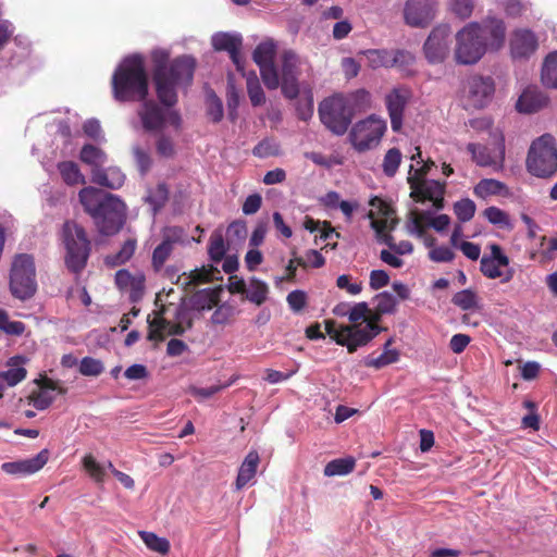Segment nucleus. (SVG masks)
Masks as SVG:
<instances>
[{
  "label": "nucleus",
  "mask_w": 557,
  "mask_h": 557,
  "mask_svg": "<svg viewBox=\"0 0 557 557\" xmlns=\"http://www.w3.org/2000/svg\"><path fill=\"white\" fill-rule=\"evenodd\" d=\"M152 82L158 102L146 100L148 77L144 58L135 54L123 60L112 76L113 96L117 101H144L139 116L148 132L161 133L166 124H174V62L170 52L152 51Z\"/></svg>",
  "instance_id": "f257e3e1"
},
{
  "label": "nucleus",
  "mask_w": 557,
  "mask_h": 557,
  "mask_svg": "<svg viewBox=\"0 0 557 557\" xmlns=\"http://www.w3.org/2000/svg\"><path fill=\"white\" fill-rule=\"evenodd\" d=\"M220 271L213 265L195 269L188 276L185 274L176 277V285H181L184 295L181 298V309L176 312V336L182 335L193 325L196 312L210 310L220 301L223 287L199 289V285L218 280Z\"/></svg>",
  "instance_id": "f03ea898"
},
{
  "label": "nucleus",
  "mask_w": 557,
  "mask_h": 557,
  "mask_svg": "<svg viewBox=\"0 0 557 557\" xmlns=\"http://www.w3.org/2000/svg\"><path fill=\"white\" fill-rule=\"evenodd\" d=\"M78 199L100 234L112 236L124 226L126 206L116 195L88 186L79 190Z\"/></svg>",
  "instance_id": "7ed1b4c3"
},
{
  "label": "nucleus",
  "mask_w": 557,
  "mask_h": 557,
  "mask_svg": "<svg viewBox=\"0 0 557 557\" xmlns=\"http://www.w3.org/2000/svg\"><path fill=\"white\" fill-rule=\"evenodd\" d=\"M62 242L66 249L65 264L74 273H79L87 264L91 250L85 228L75 221H66L62 227Z\"/></svg>",
  "instance_id": "20e7f679"
},
{
  "label": "nucleus",
  "mask_w": 557,
  "mask_h": 557,
  "mask_svg": "<svg viewBox=\"0 0 557 557\" xmlns=\"http://www.w3.org/2000/svg\"><path fill=\"white\" fill-rule=\"evenodd\" d=\"M527 170L541 178L553 176L557 172V146L554 136L544 134L533 140L527 157Z\"/></svg>",
  "instance_id": "39448f33"
},
{
  "label": "nucleus",
  "mask_w": 557,
  "mask_h": 557,
  "mask_svg": "<svg viewBox=\"0 0 557 557\" xmlns=\"http://www.w3.org/2000/svg\"><path fill=\"white\" fill-rule=\"evenodd\" d=\"M319 116L322 124L335 135H344L354 117V109L349 97L333 95L319 104Z\"/></svg>",
  "instance_id": "423d86ee"
},
{
  "label": "nucleus",
  "mask_w": 557,
  "mask_h": 557,
  "mask_svg": "<svg viewBox=\"0 0 557 557\" xmlns=\"http://www.w3.org/2000/svg\"><path fill=\"white\" fill-rule=\"evenodd\" d=\"M11 295L22 301L30 299L37 290L34 258L27 253L15 256L10 270Z\"/></svg>",
  "instance_id": "0eeeda50"
},
{
  "label": "nucleus",
  "mask_w": 557,
  "mask_h": 557,
  "mask_svg": "<svg viewBox=\"0 0 557 557\" xmlns=\"http://www.w3.org/2000/svg\"><path fill=\"white\" fill-rule=\"evenodd\" d=\"M486 50V37L480 36L478 22L467 24L456 34L455 60L458 64H475Z\"/></svg>",
  "instance_id": "6e6552de"
},
{
  "label": "nucleus",
  "mask_w": 557,
  "mask_h": 557,
  "mask_svg": "<svg viewBox=\"0 0 557 557\" xmlns=\"http://www.w3.org/2000/svg\"><path fill=\"white\" fill-rule=\"evenodd\" d=\"M385 131V121L370 116L356 123L349 136L356 150L362 152L379 145Z\"/></svg>",
  "instance_id": "1a4fd4ad"
},
{
  "label": "nucleus",
  "mask_w": 557,
  "mask_h": 557,
  "mask_svg": "<svg viewBox=\"0 0 557 557\" xmlns=\"http://www.w3.org/2000/svg\"><path fill=\"white\" fill-rule=\"evenodd\" d=\"M407 182L410 187V198L414 202L423 203L429 200L436 210L444 208L446 182L418 177H408Z\"/></svg>",
  "instance_id": "9d476101"
},
{
  "label": "nucleus",
  "mask_w": 557,
  "mask_h": 557,
  "mask_svg": "<svg viewBox=\"0 0 557 557\" xmlns=\"http://www.w3.org/2000/svg\"><path fill=\"white\" fill-rule=\"evenodd\" d=\"M450 34V27L446 24L434 27L430 33L423 45L424 55L430 63H442L446 59L449 52Z\"/></svg>",
  "instance_id": "9b49d317"
},
{
  "label": "nucleus",
  "mask_w": 557,
  "mask_h": 557,
  "mask_svg": "<svg viewBox=\"0 0 557 557\" xmlns=\"http://www.w3.org/2000/svg\"><path fill=\"white\" fill-rule=\"evenodd\" d=\"M436 0H407L404 5V21L408 26L428 27L435 17Z\"/></svg>",
  "instance_id": "f8f14e48"
},
{
  "label": "nucleus",
  "mask_w": 557,
  "mask_h": 557,
  "mask_svg": "<svg viewBox=\"0 0 557 557\" xmlns=\"http://www.w3.org/2000/svg\"><path fill=\"white\" fill-rule=\"evenodd\" d=\"M162 293H158L156 296L154 305L157 309L152 315L149 314L147 318L148 322V336L147 338L151 342H163L168 335L174 332V325L165 318V313L169 310L166 305L163 304Z\"/></svg>",
  "instance_id": "ddd939ff"
},
{
  "label": "nucleus",
  "mask_w": 557,
  "mask_h": 557,
  "mask_svg": "<svg viewBox=\"0 0 557 557\" xmlns=\"http://www.w3.org/2000/svg\"><path fill=\"white\" fill-rule=\"evenodd\" d=\"M467 150L472 154L473 161L483 168H492L494 171H502L505 161V145L502 139L494 148L487 146L468 144Z\"/></svg>",
  "instance_id": "4468645a"
},
{
  "label": "nucleus",
  "mask_w": 557,
  "mask_h": 557,
  "mask_svg": "<svg viewBox=\"0 0 557 557\" xmlns=\"http://www.w3.org/2000/svg\"><path fill=\"white\" fill-rule=\"evenodd\" d=\"M410 98L411 90L406 86L395 87L385 96L391 127L394 132H399L403 127L404 112Z\"/></svg>",
  "instance_id": "2eb2a0df"
},
{
  "label": "nucleus",
  "mask_w": 557,
  "mask_h": 557,
  "mask_svg": "<svg viewBox=\"0 0 557 557\" xmlns=\"http://www.w3.org/2000/svg\"><path fill=\"white\" fill-rule=\"evenodd\" d=\"M509 48L512 59L527 60L537 50L539 38L531 29L518 28L511 33Z\"/></svg>",
  "instance_id": "dca6fc26"
},
{
  "label": "nucleus",
  "mask_w": 557,
  "mask_h": 557,
  "mask_svg": "<svg viewBox=\"0 0 557 557\" xmlns=\"http://www.w3.org/2000/svg\"><path fill=\"white\" fill-rule=\"evenodd\" d=\"M466 88L469 103L476 109L486 106L495 91L493 78L480 75L469 77Z\"/></svg>",
  "instance_id": "f3484780"
},
{
  "label": "nucleus",
  "mask_w": 557,
  "mask_h": 557,
  "mask_svg": "<svg viewBox=\"0 0 557 557\" xmlns=\"http://www.w3.org/2000/svg\"><path fill=\"white\" fill-rule=\"evenodd\" d=\"M212 46L216 51L228 52L232 62L236 66V70L240 72L243 75H245L244 60L240 57L243 39L239 35L218 33L212 36Z\"/></svg>",
  "instance_id": "a211bd4d"
},
{
  "label": "nucleus",
  "mask_w": 557,
  "mask_h": 557,
  "mask_svg": "<svg viewBox=\"0 0 557 557\" xmlns=\"http://www.w3.org/2000/svg\"><path fill=\"white\" fill-rule=\"evenodd\" d=\"M491 255H484L480 260V271L487 278L502 277V267L509 265V258L503 252L502 247L498 244L490 245Z\"/></svg>",
  "instance_id": "6ab92c4d"
},
{
  "label": "nucleus",
  "mask_w": 557,
  "mask_h": 557,
  "mask_svg": "<svg viewBox=\"0 0 557 557\" xmlns=\"http://www.w3.org/2000/svg\"><path fill=\"white\" fill-rule=\"evenodd\" d=\"M480 36L486 37L487 48L498 50L503 47L506 37V26L503 20L486 17L479 23Z\"/></svg>",
  "instance_id": "aec40b11"
},
{
  "label": "nucleus",
  "mask_w": 557,
  "mask_h": 557,
  "mask_svg": "<svg viewBox=\"0 0 557 557\" xmlns=\"http://www.w3.org/2000/svg\"><path fill=\"white\" fill-rule=\"evenodd\" d=\"M49 459V450L42 449L35 457L18 461L4 462L1 469L9 474H33L39 471Z\"/></svg>",
  "instance_id": "412c9836"
},
{
  "label": "nucleus",
  "mask_w": 557,
  "mask_h": 557,
  "mask_svg": "<svg viewBox=\"0 0 557 557\" xmlns=\"http://www.w3.org/2000/svg\"><path fill=\"white\" fill-rule=\"evenodd\" d=\"M324 326L326 334L337 345L347 347L349 354L357 351L359 346L356 344L355 326L352 324L337 325L334 320H325Z\"/></svg>",
  "instance_id": "4be33fe9"
},
{
  "label": "nucleus",
  "mask_w": 557,
  "mask_h": 557,
  "mask_svg": "<svg viewBox=\"0 0 557 557\" xmlns=\"http://www.w3.org/2000/svg\"><path fill=\"white\" fill-rule=\"evenodd\" d=\"M382 315L383 314H379V310L375 309V312L370 311L367 315L363 326H361V324H352L355 326L357 346L362 347L368 345L383 331V327L379 325Z\"/></svg>",
  "instance_id": "5701e85b"
},
{
  "label": "nucleus",
  "mask_w": 557,
  "mask_h": 557,
  "mask_svg": "<svg viewBox=\"0 0 557 557\" xmlns=\"http://www.w3.org/2000/svg\"><path fill=\"white\" fill-rule=\"evenodd\" d=\"M548 103L547 96L537 87H528L520 95L516 108L519 112L533 113Z\"/></svg>",
  "instance_id": "b1692460"
},
{
  "label": "nucleus",
  "mask_w": 557,
  "mask_h": 557,
  "mask_svg": "<svg viewBox=\"0 0 557 557\" xmlns=\"http://www.w3.org/2000/svg\"><path fill=\"white\" fill-rule=\"evenodd\" d=\"M370 206L376 208L379 213H381L383 219H374V212L371 210L368 213V216L371 219V226L376 232V236H381L386 230H393L395 227L396 221H389V215L392 213L391 207L384 202L379 197H373L370 200Z\"/></svg>",
  "instance_id": "393cba45"
},
{
  "label": "nucleus",
  "mask_w": 557,
  "mask_h": 557,
  "mask_svg": "<svg viewBox=\"0 0 557 557\" xmlns=\"http://www.w3.org/2000/svg\"><path fill=\"white\" fill-rule=\"evenodd\" d=\"M91 182L109 189H119L125 182V175L119 168H102L91 171Z\"/></svg>",
  "instance_id": "a878e982"
},
{
  "label": "nucleus",
  "mask_w": 557,
  "mask_h": 557,
  "mask_svg": "<svg viewBox=\"0 0 557 557\" xmlns=\"http://www.w3.org/2000/svg\"><path fill=\"white\" fill-rule=\"evenodd\" d=\"M260 462L257 450H250L242 462L235 481L237 491L244 488L256 475Z\"/></svg>",
  "instance_id": "bb28decb"
},
{
  "label": "nucleus",
  "mask_w": 557,
  "mask_h": 557,
  "mask_svg": "<svg viewBox=\"0 0 557 557\" xmlns=\"http://www.w3.org/2000/svg\"><path fill=\"white\" fill-rule=\"evenodd\" d=\"M473 194L482 199L490 196H509V189L506 184L494 178H483L473 188Z\"/></svg>",
  "instance_id": "cd10ccee"
},
{
  "label": "nucleus",
  "mask_w": 557,
  "mask_h": 557,
  "mask_svg": "<svg viewBox=\"0 0 557 557\" xmlns=\"http://www.w3.org/2000/svg\"><path fill=\"white\" fill-rule=\"evenodd\" d=\"M196 65V59L191 55L176 58V87L191 84Z\"/></svg>",
  "instance_id": "c85d7f7f"
},
{
  "label": "nucleus",
  "mask_w": 557,
  "mask_h": 557,
  "mask_svg": "<svg viewBox=\"0 0 557 557\" xmlns=\"http://www.w3.org/2000/svg\"><path fill=\"white\" fill-rule=\"evenodd\" d=\"M79 159L83 163L91 166V171H95L97 169H102L108 157L102 149L91 144H86L81 150Z\"/></svg>",
  "instance_id": "c756f323"
},
{
  "label": "nucleus",
  "mask_w": 557,
  "mask_h": 557,
  "mask_svg": "<svg viewBox=\"0 0 557 557\" xmlns=\"http://www.w3.org/2000/svg\"><path fill=\"white\" fill-rule=\"evenodd\" d=\"M541 77L546 87L557 88V51L548 53L544 59Z\"/></svg>",
  "instance_id": "7c9ffc66"
},
{
  "label": "nucleus",
  "mask_w": 557,
  "mask_h": 557,
  "mask_svg": "<svg viewBox=\"0 0 557 557\" xmlns=\"http://www.w3.org/2000/svg\"><path fill=\"white\" fill-rule=\"evenodd\" d=\"M58 170L62 180L67 185L72 186L86 183L85 176L82 174L78 165L73 161H62L58 163Z\"/></svg>",
  "instance_id": "2f4dec72"
},
{
  "label": "nucleus",
  "mask_w": 557,
  "mask_h": 557,
  "mask_svg": "<svg viewBox=\"0 0 557 557\" xmlns=\"http://www.w3.org/2000/svg\"><path fill=\"white\" fill-rule=\"evenodd\" d=\"M276 53V47L273 41H262L260 42L253 53L252 59L256 64L261 67L263 65H270L274 63V58Z\"/></svg>",
  "instance_id": "473e14b6"
},
{
  "label": "nucleus",
  "mask_w": 557,
  "mask_h": 557,
  "mask_svg": "<svg viewBox=\"0 0 557 557\" xmlns=\"http://www.w3.org/2000/svg\"><path fill=\"white\" fill-rule=\"evenodd\" d=\"M369 66L372 69L392 66L397 62V57L391 58L386 50L371 49L364 52ZM404 52L398 51L396 55H403Z\"/></svg>",
  "instance_id": "72a5a7b5"
},
{
  "label": "nucleus",
  "mask_w": 557,
  "mask_h": 557,
  "mask_svg": "<svg viewBox=\"0 0 557 557\" xmlns=\"http://www.w3.org/2000/svg\"><path fill=\"white\" fill-rule=\"evenodd\" d=\"M356 460L352 457L334 459L324 467V475H346L354 471Z\"/></svg>",
  "instance_id": "f704fd0d"
},
{
  "label": "nucleus",
  "mask_w": 557,
  "mask_h": 557,
  "mask_svg": "<svg viewBox=\"0 0 557 557\" xmlns=\"http://www.w3.org/2000/svg\"><path fill=\"white\" fill-rule=\"evenodd\" d=\"M399 351L397 349H386L380 356L374 357L369 355L363 363L368 368H374L376 370L382 369L386 366L393 364L399 360Z\"/></svg>",
  "instance_id": "c9c22d12"
},
{
  "label": "nucleus",
  "mask_w": 557,
  "mask_h": 557,
  "mask_svg": "<svg viewBox=\"0 0 557 557\" xmlns=\"http://www.w3.org/2000/svg\"><path fill=\"white\" fill-rule=\"evenodd\" d=\"M136 244L137 243L135 238H128L116 253L106 258V263L111 267H117L125 263L134 255Z\"/></svg>",
  "instance_id": "e433bc0d"
},
{
  "label": "nucleus",
  "mask_w": 557,
  "mask_h": 557,
  "mask_svg": "<svg viewBox=\"0 0 557 557\" xmlns=\"http://www.w3.org/2000/svg\"><path fill=\"white\" fill-rule=\"evenodd\" d=\"M138 534L149 549L162 555L169 553L171 544L166 539L160 537L156 533L148 531H139Z\"/></svg>",
  "instance_id": "4c0bfd02"
},
{
  "label": "nucleus",
  "mask_w": 557,
  "mask_h": 557,
  "mask_svg": "<svg viewBox=\"0 0 557 557\" xmlns=\"http://www.w3.org/2000/svg\"><path fill=\"white\" fill-rule=\"evenodd\" d=\"M132 153L138 172L141 176H145L152 166V158L149 148L134 145L132 147Z\"/></svg>",
  "instance_id": "58836bf2"
},
{
  "label": "nucleus",
  "mask_w": 557,
  "mask_h": 557,
  "mask_svg": "<svg viewBox=\"0 0 557 557\" xmlns=\"http://www.w3.org/2000/svg\"><path fill=\"white\" fill-rule=\"evenodd\" d=\"M451 302L460 308L461 310H473L479 308V298L475 292L471 289H462L457 292L453 298Z\"/></svg>",
  "instance_id": "ea45409f"
},
{
  "label": "nucleus",
  "mask_w": 557,
  "mask_h": 557,
  "mask_svg": "<svg viewBox=\"0 0 557 557\" xmlns=\"http://www.w3.org/2000/svg\"><path fill=\"white\" fill-rule=\"evenodd\" d=\"M169 197V189L165 184H158L154 189H149L145 201L151 206L153 214L164 206Z\"/></svg>",
  "instance_id": "a19ab883"
},
{
  "label": "nucleus",
  "mask_w": 557,
  "mask_h": 557,
  "mask_svg": "<svg viewBox=\"0 0 557 557\" xmlns=\"http://www.w3.org/2000/svg\"><path fill=\"white\" fill-rule=\"evenodd\" d=\"M206 111L208 117L213 123H219L223 119V103L222 100L213 90H209L206 97Z\"/></svg>",
  "instance_id": "79ce46f5"
},
{
  "label": "nucleus",
  "mask_w": 557,
  "mask_h": 557,
  "mask_svg": "<svg viewBox=\"0 0 557 557\" xmlns=\"http://www.w3.org/2000/svg\"><path fill=\"white\" fill-rule=\"evenodd\" d=\"M247 92L253 107H259L265 102V95L255 72L247 76Z\"/></svg>",
  "instance_id": "37998d69"
},
{
  "label": "nucleus",
  "mask_w": 557,
  "mask_h": 557,
  "mask_svg": "<svg viewBox=\"0 0 557 557\" xmlns=\"http://www.w3.org/2000/svg\"><path fill=\"white\" fill-rule=\"evenodd\" d=\"M250 290L247 295V299L257 306H261L265 302L269 294V286L263 281L252 277L250 280Z\"/></svg>",
  "instance_id": "c03bdc74"
},
{
  "label": "nucleus",
  "mask_w": 557,
  "mask_h": 557,
  "mask_svg": "<svg viewBox=\"0 0 557 557\" xmlns=\"http://www.w3.org/2000/svg\"><path fill=\"white\" fill-rule=\"evenodd\" d=\"M226 252L224 238L221 233L214 232L209 239L208 253L212 261L220 262Z\"/></svg>",
  "instance_id": "a18cd8bd"
},
{
  "label": "nucleus",
  "mask_w": 557,
  "mask_h": 557,
  "mask_svg": "<svg viewBox=\"0 0 557 557\" xmlns=\"http://www.w3.org/2000/svg\"><path fill=\"white\" fill-rule=\"evenodd\" d=\"M401 162V152L398 148H391L385 153L384 160H383V172L386 176L393 177Z\"/></svg>",
  "instance_id": "49530a36"
},
{
  "label": "nucleus",
  "mask_w": 557,
  "mask_h": 557,
  "mask_svg": "<svg viewBox=\"0 0 557 557\" xmlns=\"http://www.w3.org/2000/svg\"><path fill=\"white\" fill-rule=\"evenodd\" d=\"M172 250L173 242L169 237L156 247L152 253V265L156 271H159L163 267Z\"/></svg>",
  "instance_id": "de8ad7c7"
},
{
  "label": "nucleus",
  "mask_w": 557,
  "mask_h": 557,
  "mask_svg": "<svg viewBox=\"0 0 557 557\" xmlns=\"http://www.w3.org/2000/svg\"><path fill=\"white\" fill-rule=\"evenodd\" d=\"M299 58L292 51H284L282 55V77H298Z\"/></svg>",
  "instance_id": "09e8293b"
},
{
  "label": "nucleus",
  "mask_w": 557,
  "mask_h": 557,
  "mask_svg": "<svg viewBox=\"0 0 557 557\" xmlns=\"http://www.w3.org/2000/svg\"><path fill=\"white\" fill-rule=\"evenodd\" d=\"M475 209V203L469 198L461 199L454 205V212L462 223L470 221L474 216Z\"/></svg>",
  "instance_id": "8fccbe9b"
},
{
  "label": "nucleus",
  "mask_w": 557,
  "mask_h": 557,
  "mask_svg": "<svg viewBox=\"0 0 557 557\" xmlns=\"http://www.w3.org/2000/svg\"><path fill=\"white\" fill-rule=\"evenodd\" d=\"M281 152L280 145L273 139L265 138L256 145L252 149V153L258 158H269L272 156H278Z\"/></svg>",
  "instance_id": "3c124183"
},
{
  "label": "nucleus",
  "mask_w": 557,
  "mask_h": 557,
  "mask_svg": "<svg viewBox=\"0 0 557 557\" xmlns=\"http://www.w3.org/2000/svg\"><path fill=\"white\" fill-rule=\"evenodd\" d=\"M483 215L491 224L498 225L502 227L510 226L509 215L504 210L497 207H487L483 211Z\"/></svg>",
  "instance_id": "603ef678"
},
{
  "label": "nucleus",
  "mask_w": 557,
  "mask_h": 557,
  "mask_svg": "<svg viewBox=\"0 0 557 557\" xmlns=\"http://www.w3.org/2000/svg\"><path fill=\"white\" fill-rule=\"evenodd\" d=\"M0 330L8 335H21L25 331V325L21 321H11L5 310L0 309Z\"/></svg>",
  "instance_id": "864d4df0"
},
{
  "label": "nucleus",
  "mask_w": 557,
  "mask_h": 557,
  "mask_svg": "<svg viewBox=\"0 0 557 557\" xmlns=\"http://www.w3.org/2000/svg\"><path fill=\"white\" fill-rule=\"evenodd\" d=\"M145 282L146 277L143 273L134 274V281L131 283L129 287L126 289L129 293V301L132 304L139 302L145 295Z\"/></svg>",
  "instance_id": "5fc2aeb1"
},
{
  "label": "nucleus",
  "mask_w": 557,
  "mask_h": 557,
  "mask_svg": "<svg viewBox=\"0 0 557 557\" xmlns=\"http://www.w3.org/2000/svg\"><path fill=\"white\" fill-rule=\"evenodd\" d=\"M103 370V363L92 357H84L79 362V372L85 376H98Z\"/></svg>",
  "instance_id": "6e6d98bb"
},
{
  "label": "nucleus",
  "mask_w": 557,
  "mask_h": 557,
  "mask_svg": "<svg viewBox=\"0 0 557 557\" xmlns=\"http://www.w3.org/2000/svg\"><path fill=\"white\" fill-rule=\"evenodd\" d=\"M430 215V211L419 212L418 210H413L410 212V223L412 224V232L418 237H424L425 230L428 225V219Z\"/></svg>",
  "instance_id": "4d7b16f0"
},
{
  "label": "nucleus",
  "mask_w": 557,
  "mask_h": 557,
  "mask_svg": "<svg viewBox=\"0 0 557 557\" xmlns=\"http://www.w3.org/2000/svg\"><path fill=\"white\" fill-rule=\"evenodd\" d=\"M375 300V308L379 310V314H388L396 310L397 301L395 297L387 292H383L376 295Z\"/></svg>",
  "instance_id": "13d9d810"
},
{
  "label": "nucleus",
  "mask_w": 557,
  "mask_h": 557,
  "mask_svg": "<svg viewBox=\"0 0 557 557\" xmlns=\"http://www.w3.org/2000/svg\"><path fill=\"white\" fill-rule=\"evenodd\" d=\"M259 69L265 87L271 90L276 89L280 86V78L274 63L270 65H263Z\"/></svg>",
  "instance_id": "bf43d9fd"
},
{
  "label": "nucleus",
  "mask_w": 557,
  "mask_h": 557,
  "mask_svg": "<svg viewBox=\"0 0 557 557\" xmlns=\"http://www.w3.org/2000/svg\"><path fill=\"white\" fill-rule=\"evenodd\" d=\"M234 317V308L230 305L223 304L218 306L211 315V322L215 325H224Z\"/></svg>",
  "instance_id": "052dcab7"
},
{
  "label": "nucleus",
  "mask_w": 557,
  "mask_h": 557,
  "mask_svg": "<svg viewBox=\"0 0 557 557\" xmlns=\"http://www.w3.org/2000/svg\"><path fill=\"white\" fill-rule=\"evenodd\" d=\"M83 465L90 476L97 482H101L104 476V469L96 461V459L88 455L83 459Z\"/></svg>",
  "instance_id": "680f3d73"
},
{
  "label": "nucleus",
  "mask_w": 557,
  "mask_h": 557,
  "mask_svg": "<svg viewBox=\"0 0 557 557\" xmlns=\"http://www.w3.org/2000/svg\"><path fill=\"white\" fill-rule=\"evenodd\" d=\"M287 304L289 308L295 311H301L307 305V294L304 290H293L287 295Z\"/></svg>",
  "instance_id": "e2e57ef3"
},
{
  "label": "nucleus",
  "mask_w": 557,
  "mask_h": 557,
  "mask_svg": "<svg viewBox=\"0 0 557 557\" xmlns=\"http://www.w3.org/2000/svg\"><path fill=\"white\" fill-rule=\"evenodd\" d=\"M429 258L434 262H450L455 258V252L447 246H436L430 250Z\"/></svg>",
  "instance_id": "0e129e2a"
},
{
  "label": "nucleus",
  "mask_w": 557,
  "mask_h": 557,
  "mask_svg": "<svg viewBox=\"0 0 557 557\" xmlns=\"http://www.w3.org/2000/svg\"><path fill=\"white\" fill-rule=\"evenodd\" d=\"M451 11L460 18H468L473 11V0H451Z\"/></svg>",
  "instance_id": "69168bd1"
},
{
  "label": "nucleus",
  "mask_w": 557,
  "mask_h": 557,
  "mask_svg": "<svg viewBox=\"0 0 557 557\" xmlns=\"http://www.w3.org/2000/svg\"><path fill=\"white\" fill-rule=\"evenodd\" d=\"M350 275L342 274L336 280V286L339 289H345L349 295H358L362 290L361 282H350Z\"/></svg>",
  "instance_id": "338daca9"
},
{
  "label": "nucleus",
  "mask_w": 557,
  "mask_h": 557,
  "mask_svg": "<svg viewBox=\"0 0 557 557\" xmlns=\"http://www.w3.org/2000/svg\"><path fill=\"white\" fill-rule=\"evenodd\" d=\"M370 313V308L367 302H358L350 308L348 320L351 324H359V321L364 322L367 315Z\"/></svg>",
  "instance_id": "774afa93"
}]
</instances>
